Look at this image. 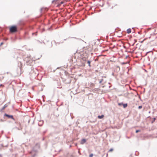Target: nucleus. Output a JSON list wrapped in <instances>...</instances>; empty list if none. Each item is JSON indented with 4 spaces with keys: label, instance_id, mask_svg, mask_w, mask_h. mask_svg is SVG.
Instances as JSON below:
<instances>
[{
    "label": "nucleus",
    "instance_id": "f257e3e1",
    "mask_svg": "<svg viewBox=\"0 0 157 157\" xmlns=\"http://www.w3.org/2000/svg\"><path fill=\"white\" fill-rule=\"evenodd\" d=\"M10 32L13 33L17 31V27L16 25L12 26L9 28Z\"/></svg>",
    "mask_w": 157,
    "mask_h": 157
},
{
    "label": "nucleus",
    "instance_id": "f03ea898",
    "mask_svg": "<svg viewBox=\"0 0 157 157\" xmlns=\"http://www.w3.org/2000/svg\"><path fill=\"white\" fill-rule=\"evenodd\" d=\"M4 116L7 117L9 118H11V119H13V120H14V119L12 115H9L6 113H5L4 114Z\"/></svg>",
    "mask_w": 157,
    "mask_h": 157
},
{
    "label": "nucleus",
    "instance_id": "7ed1b4c3",
    "mask_svg": "<svg viewBox=\"0 0 157 157\" xmlns=\"http://www.w3.org/2000/svg\"><path fill=\"white\" fill-rule=\"evenodd\" d=\"M86 142V140L85 139H82L81 142V144H83Z\"/></svg>",
    "mask_w": 157,
    "mask_h": 157
},
{
    "label": "nucleus",
    "instance_id": "20e7f679",
    "mask_svg": "<svg viewBox=\"0 0 157 157\" xmlns=\"http://www.w3.org/2000/svg\"><path fill=\"white\" fill-rule=\"evenodd\" d=\"M88 58V56L86 55V57H82V59L83 61H86V60L87 58Z\"/></svg>",
    "mask_w": 157,
    "mask_h": 157
},
{
    "label": "nucleus",
    "instance_id": "39448f33",
    "mask_svg": "<svg viewBox=\"0 0 157 157\" xmlns=\"http://www.w3.org/2000/svg\"><path fill=\"white\" fill-rule=\"evenodd\" d=\"M127 32L128 33H130L131 32V29H128L127 30Z\"/></svg>",
    "mask_w": 157,
    "mask_h": 157
},
{
    "label": "nucleus",
    "instance_id": "423d86ee",
    "mask_svg": "<svg viewBox=\"0 0 157 157\" xmlns=\"http://www.w3.org/2000/svg\"><path fill=\"white\" fill-rule=\"evenodd\" d=\"M104 117V116L103 115H102L101 116H98V118L99 119H102Z\"/></svg>",
    "mask_w": 157,
    "mask_h": 157
},
{
    "label": "nucleus",
    "instance_id": "0eeeda50",
    "mask_svg": "<svg viewBox=\"0 0 157 157\" xmlns=\"http://www.w3.org/2000/svg\"><path fill=\"white\" fill-rule=\"evenodd\" d=\"M8 106V105L7 104H6L2 108V109H4L6 108Z\"/></svg>",
    "mask_w": 157,
    "mask_h": 157
},
{
    "label": "nucleus",
    "instance_id": "6e6552de",
    "mask_svg": "<svg viewBox=\"0 0 157 157\" xmlns=\"http://www.w3.org/2000/svg\"><path fill=\"white\" fill-rule=\"evenodd\" d=\"M87 63L88 64H89V66H90V62L89 61H88L87 62Z\"/></svg>",
    "mask_w": 157,
    "mask_h": 157
},
{
    "label": "nucleus",
    "instance_id": "1a4fd4ad",
    "mask_svg": "<svg viewBox=\"0 0 157 157\" xmlns=\"http://www.w3.org/2000/svg\"><path fill=\"white\" fill-rule=\"evenodd\" d=\"M93 154H91L89 155V157H93Z\"/></svg>",
    "mask_w": 157,
    "mask_h": 157
},
{
    "label": "nucleus",
    "instance_id": "9d476101",
    "mask_svg": "<svg viewBox=\"0 0 157 157\" xmlns=\"http://www.w3.org/2000/svg\"><path fill=\"white\" fill-rule=\"evenodd\" d=\"M127 104H124V105H123L124 106V108H125V107H127Z\"/></svg>",
    "mask_w": 157,
    "mask_h": 157
},
{
    "label": "nucleus",
    "instance_id": "9b49d317",
    "mask_svg": "<svg viewBox=\"0 0 157 157\" xmlns=\"http://www.w3.org/2000/svg\"><path fill=\"white\" fill-rule=\"evenodd\" d=\"M113 151V148H111L109 150V151L111 152V151Z\"/></svg>",
    "mask_w": 157,
    "mask_h": 157
},
{
    "label": "nucleus",
    "instance_id": "f8f14e48",
    "mask_svg": "<svg viewBox=\"0 0 157 157\" xmlns=\"http://www.w3.org/2000/svg\"><path fill=\"white\" fill-rule=\"evenodd\" d=\"M142 106H139L138 107L139 109H140L142 108Z\"/></svg>",
    "mask_w": 157,
    "mask_h": 157
},
{
    "label": "nucleus",
    "instance_id": "ddd939ff",
    "mask_svg": "<svg viewBox=\"0 0 157 157\" xmlns=\"http://www.w3.org/2000/svg\"><path fill=\"white\" fill-rule=\"evenodd\" d=\"M139 131H139V130H136V133H138V132H139Z\"/></svg>",
    "mask_w": 157,
    "mask_h": 157
},
{
    "label": "nucleus",
    "instance_id": "4468645a",
    "mask_svg": "<svg viewBox=\"0 0 157 157\" xmlns=\"http://www.w3.org/2000/svg\"><path fill=\"white\" fill-rule=\"evenodd\" d=\"M3 44V43H1V44Z\"/></svg>",
    "mask_w": 157,
    "mask_h": 157
},
{
    "label": "nucleus",
    "instance_id": "2eb2a0df",
    "mask_svg": "<svg viewBox=\"0 0 157 157\" xmlns=\"http://www.w3.org/2000/svg\"><path fill=\"white\" fill-rule=\"evenodd\" d=\"M21 73H20V74L19 75H21Z\"/></svg>",
    "mask_w": 157,
    "mask_h": 157
}]
</instances>
